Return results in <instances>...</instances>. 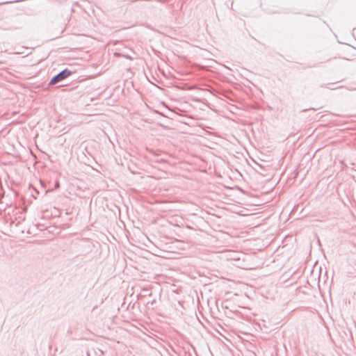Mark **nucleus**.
Masks as SVG:
<instances>
[{
  "instance_id": "1",
  "label": "nucleus",
  "mask_w": 356,
  "mask_h": 356,
  "mask_svg": "<svg viewBox=\"0 0 356 356\" xmlns=\"http://www.w3.org/2000/svg\"><path fill=\"white\" fill-rule=\"evenodd\" d=\"M72 74V72L69 70L67 68H65V70L60 72L58 74L55 75L51 78L50 80L49 84L50 85H54L65 79L67 78Z\"/></svg>"
}]
</instances>
